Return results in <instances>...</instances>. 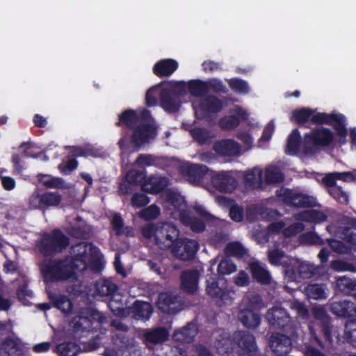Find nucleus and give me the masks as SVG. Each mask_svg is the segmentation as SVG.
Returning a JSON list of instances; mask_svg holds the SVG:
<instances>
[{"label": "nucleus", "instance_id": "nucleus-22", "mask_svg": "<svg viewBox=\"0 0 356 356\" xmlns=\"http://www.w3.org/2000/svg\"><path fill=\"white\" fill-rule=\"evenodd\" d=\"M286 224L282 221L273 222L268 225V235L282 234L284 236H291L300 232L304 227L302 223H294L284 229Z\"/></svg>", "mask_w": 356, "mask_h": 356}, {"label": "nucleus", "instance_id": "nucleus-34", "mask_svg": "<svg viewBox=\"0 0 356 356\" xmlns=\"http://www.w3.org/2000/svg\"><path fill=\"white\" fill-rule=\"evenodd\" d=\"M327 214L314 209L304 211L296 215L297 220L316 223L323 222L327 219Z\"/></svg>", "mask_w": 356, "mask_h": 356}, {"label": "nucleus", "instance_id": "nucleus-38", "mask_svg": "<svg viewBox=\"0 0 356 356\" xmlns=\"http://www.w3.org/2000/svg\"><path fill=\"white\" fill-rule=\"evenodd\" d=\"M19 353L18 343L13 339H6L0 346L1 356H17Z\"/></svg>", "mask_w": 356, "mask_h": 356}, {"label": "nucleus", "instance_id": "nucleus-39", "mask_svg": "<svg viewBox=\"0 0 356 356\" xmlns=\"http://www.w3.org/2000/svg\"><path fill=\"white\" fill-rule=\"evenodd\" d=\"M305 293L309 298L324 299L327 298V293L325 286L319 284H311L306 287Z\"/></svg>", "mask_w": 356, "mask_h": 356}, {"label": "nucleus", "instance_id": "nucleus-3", "mask_svg": "<svg viewBox=\"0 0 356 356\" xmlns=\"http://www.w3.org/2000/svg\"><path fill=\"white\" fill-rule=\"evenodd\" d=\"M174 98L179 102V98L186 92L188 89L193 97L192 100L195 114L197 118L219 111L222 108V102L215 97L210 96L202 98V95L208 90L209 86L201 81H191L188 83L176 82L172 83Z\"/></svg>", "mask_w": 356, "mask_h": 356}, {"label": "nucleus", "instance_id": "nucleus-20", "mask_svg": "<svg viewBox=\"0 0 356 356\" xmlns=\"http://www.w3.org/2000/svg\"><path fill=\"white\" fill-rule=\"evenodd\" d=\"M211 341L220 355L228 354L233 350V342L229 339L228 334L224 330L214 332L211 335Z\"/></svg>", "mask_w": 356, "mask_h": 356}, {"label": "nucleus", "instance_id": "nucleus-40", "mask_svg": "<svg viewBox=\"0 0 356 356\" xmlns=\"http://www.w3.org/2000/svg\"><path fill=\"white\" fill-rule=\"evenodd\" d=\"M300 132L295 129L289 135L286 146V152L290 154H295L298 152L300 147Z\"/></svg>", "mask_w": 356, "mask_h": 356}, {"label": "nucleus", "instance_id": "nucleus-7", "mask_svg": "<svg viewBox=\"0 0 356 356\" xmlns=\"http://www.w3.org/2000/svg\"><path fill=\"white\" fill-rule=\"evenodd\" d=\"M141 184V188L149 193H157L165 188L168 181L166 178L159 176H151L145 179V170L133 169L126 175V181L120 184V190L124 194L131 191L130 184Z\"/></svg>", "mask_w": 356, "mask_h": 356}, {"label": "nucleus", "instance_id": "nucleus-61", "mask_svg": "<svg viewBox=\"0 0 356 356\" xmlns=\"http://www.w3.org/2000/svg\"><path fill=\"white\" fill-rule=\"evenodd\" d=\"M229 216L230 218L236 222L242 221L243 219V209L238 205H231Z\"/></svg>", "mask_w": 356, "mask_h": 356}, {"label": "nucleus", "instance_id": "nucleus-50", "mask_svg": "<svg viewBox=\"0 0 356 356\" xmlns=\"http://www.w3.org/2000/svg\"><path fill=\"white\" fill-rule=\"evenodd\" d=\"M225 253L229 256L242 257L246 254V250L237 242L229 243L225 248Z\"/></svg>", "mask_w": 356, "mask_h": 356}, {"label": "nucleus", "instance_id": "nucleus-32", "mask_svg": "<svg viewBox=\"0 0 356 356\" xmlns=\"http://www.w3.org/2000/svg\"><path fill=\"white\" fill-rule=\"evenodd\" d=\"M250 268L254 279L261 284H268L270 281L269 272L258 261L250 264Z\"/></svg>", "mask_w": 356, "mask_h": 356}, {"label": "nucleus", "instance_id": "nucleus-9", "mask_svg": "<svg viewBox=\"0 0 356 356\" xmlns=\"http://www.w3.org/2000/svg\"><path fill=\"white\" fill-rule=\"evenodd\" d=\"M158 95L161 97L162 107L168 112H175L179 109V102L173 96L172 83L161 88L159 86L149 89L146 93V103L148 106L156 104Z\"/></svg>", "mask_w": 356, "mask_h": 356}, {"label": "nucleus", "instance_id": "nucleus-21", "mask_svg": "<svg viewBox=\"0 0 356 356\" xmlns=\"http://www.w3.org/2000/svg\"><path fill=\"white\" fill-rule=\"evenodd\" d=\"M213 148L218 154L223 156H238L243 152L241 146L232 139L219 140Z\"/></svg>", "mask_w": 356, "mask_h": 356}, {"label": "nucleus", "instance_id": "nucleus-2", "mask_svg": "<svg viewBox=\"0 0 356 356\" xmlns=\"http://www.w3.org/2000/svg\"><path fill=\"white\" fill-rule=\"evenodd\" d=\"M124 124L129 130L119 141L122 149L123 165H127L129 149H134L149 143L156 136V128L152 124L149 113L145 110L135 111L127 110L119 117L118 125Z\"/></svg>", "mask_w": 356, "mask_h": 356}, {"label": "nucleus", "instance_id": "nucleus-27", "mask_svg": "<svg viewBox=\"0 0 356 356\" xmlns=\"http://www.w3.org/2000/svg\"><path fill=\"white\" fill-rule=\"evenodd\" d=\"M245 182L247 185L254 188L263 187L264 183L263 171L259 167H254L245 172L244 175Z\"/></svg>", "mask_w": 356, "mask_h": 356}, {"label": "nucleus", "instance_id": "nucleus-59", "mask_svg": "<svg viewBox=\"0 0 356 356\" xmlns=\"http://www.w3.org/2000/svg\"><path fill=\"white\" fill-rule=\"evenodd\" d=\"M330 266L336 271H355V270L353 265L339 260L332 261Z\"/></svg>", "mask_w": 356, "mask_h": 356}, {"label": "nucleus", "instance_id": "nucleus-52", "mask_svg": "<svg viewBox=\"0 0 356 356\" xmlns=\"http://www.w3.org/2000/svg\"><path fill=\"white\" fill-rule=\"evenodd\" d=\"M230 88L236 92L245 94L249 92V86L245 81L232 79L228 81Z\"/></svg>", "mask_w": 356, "mask_h": 356}, {"label": "nucleus", "instance_id": "nucleus-23", "mask_svg": "<svg viewBox=\"0 0 356 356\" xmlns=\"http://www.w3.org/2000/svg\"><path fill=\"white\" fill-rule=\"evenodd\" d=\"M158 308L165 313H175L181 309L180 301L175 296L161 293L157 301Z\"/></svg>", "mask_w": 356, "mask_h": 356}, {"label": "nucleus", "instance_id": "nucleus-8", "mask_svg": "<svg viewBox=\"0 0 356 356\" xmlns=\"http://www.w3.org/2000/svg\"><path fill=\"white\" fill-rule=\"evenodd\" d=\"M143 236L161 249L170 248L179 237V230L172 223L148 224L142 228Z\"/></svg>", "mask_w": 356, "mask_h": 356}, {"label": "nucleus", "instance_id": "nucleus-36", "mask_svg": "<svg viewBox=\"0 0 356 356\" xmlns=\"http://www.w3.org/2000/svg\"><path fill=\"white\" fill-rule=\"evenodd\" d=\"M95 289L99 295L106 296L113 293L117 286L111 279L100 278L96 282Z\"/></svg>", "mask_w": 356, "mask_h": 356}, {"label": "nucleus", "instance_id": "nucleus-35", "mask_svg": "<svg viewBox=\"0 0 356 356\" xmlns=\"http://www.w3.org/2000/svg\"><path fill=\"white\" fill-rule=\"evenodd\" d=\"M265 184H275L283 181L284 175L280 169L275 165H268L263 173Z\"/></svg>", "mask_w": 356, "mask_h": 356}, {"label": "nucleus", "instance_id": "nucleus-4", "mask_svg": "<svg viewBox=\"0 0 356 356\" xmlns=\"http://www.w3.org/2000/svg\"><path fill=\"white\" fill-rule=\"evenodd\" d=\"M165 208L167 213L172 218L179 220L182 224L190 227L194 232L204 230L205 227L204 221L213 218L211 214L200 204L195 205L194 210L201 220L192 217L187 209L184 197L177 193L168 191L165 193Z\"/></svg>", "mask_w": 356, "mask_h": 356}, {"label": "nucleus", "instance_id": "nucleus-31", "mask_svg": "<svg viewBox=\"0 0 356 356\" xmlns=\"http://www.w3.org/2000/svg\"><path fill=\"white\" fill-rule=\"evenodd\" d=\"M169 335V332L164 328H156L147 330L144 334V338L148 346L160 343L165 341Z\"/></svg>", "mask_w": 356, "mask_h": 356}, {"label": "nucleus", "instance_id": "nucleus-41", "mask_svg": "<svg viewBox=\"0 0 356 356\" xmlns=\"http://www.w3.org/2000/svg\"><path fill=\"white\" fill-rule=\"evenodd\" d=\"M268 259L270 263L273 265H284L286 260L290 261L284 253L276 248H271L268 250Z\"/></svg>", "mask_w": 356, "mask_h": 356}, {"label": "nucleus", "instance_id": "nucleus-43", "mask_svg": "<svg viewBox=\"0 0 356 356\" xmlns=\"http://www.w3.org/2000/svg\"><path fill=\"white\" fill-rule=\"evenodd\" d=\"M50 298L53 300L55 306L65 314H69L72 309V304L70 300L65 296H59L55 297L50 296Z\"/></svg>", "mask_w": 356, "mask_h": 356}, {"label": "nucleus", "instance_id": "nucleus-46", "mask_svg": "<svg viewBox=\"0 0 356 356\" xmlns=\"http://www.w3.org/2000/svg\"><path fill=\"white\" fill-rule=\"evenodd\" d=\"M79 348L74 343H63L57 347L60 356H76Z\"/></svg>", "mask_w": 356, "mask_h": 356}, {"label": "nucleus", "instance_id": "nucleus-56", "mask_svg": "<svg viewBox=\"0 0 356 356\" xmlns=\"http://www.w3.org/2000/svg\"><path fill=\"white\" fill-rule=\"evenodd\" d=\"M275 130V124L273 121L270 122L265 127L263 134L258 143L260 147L264 146L263 143L268 142L271 138Z\"/></svg>", "mask_w": 356, "mask_h": 356}, {"label": "nucleus", "instance_id": "nucleus-44", "mask_svg": "<svg viewBox=\"0 0 356 356\" xmlns=\"http://www.w3.org/2000/svg\"><path fill=\"white\" fill-rule=\"evenodd\" d=\"M312 110L306 108H302L295 110L291 115V121L298 124H303L308 120H311Z\"/></svg>", "mask_w": 356, "mask_h": 356}, {"label": "nucleus", "instance_id": "nucleus-63", "mask_svg": "<svg viewBox=\"0 0 356 356\" xmlns=\"http://www.w3.org/2000/svg\"><path fill=\"white\" fill-rule=\"evenodd\" d=\"M250 278L247 273L240 271L234 277V282L238 286H245L249 284Z\"/></svg>", "mask_w": 356, "mask_h": 356}, {"label": "nucleus", "instance_id": "nucleus-12", "mask_svg": "<svg viewBox=\"0 0 356 356\" xmlns=\"http://www.w3.org/2000/svg\"><path fill=\"white\" fill-rule=\"evenodd\" d=\"M311 121L317 124H332L335 128L338 136L341 138L340 142L342 143L345 142L347 130L345 127V117L343 115L337 113L327 114L312 110Z\"/></svg>", "mask_w": 356, "mask_h": 356}, {"label": "nucleus", "instance_id": "nucleus-1", "mask_svg": "<svg viewBox=\"0 0 356 356\" xmlns=\"http://www.w3.org/2000/svg\"><path fill=\"white\" fill-rule=\"evenodd\" d=\"M103 266L102 256L91 243H80L72 248L71 255L63 260H52L41 268L46 282L73 278L77 271L87 268L98 271Z\"/></svg>", "mask_w": 356, "mask_h": 356}, {"label": "nucleus", "instance_id": "nucleus-45", "mask_svg": "<svg viewBox=\"0 0 356 356\" xmlns=\"http://www.w3.org/2000/svg\"><path fill=\"white\" fill-rule=\"evenodd\" d=\"M39 181L47 188H60L65 187L61 179L51 177L49 175H41L38 176Z\"/></svg>", "mask_w": 356, "mask_h": 356}, {"label": "nucleus", "instance_id": "nucleus-17", "mask_svg": "<svg viewBox=\"0 0 356 356\" xmlns=\"http://www.w3.org/2000/svg\"><path fill=\"white\" fill-rule=\"evenodd\" d=\"M277 197L283 202L296 207H311L315 204L314 197L298 194L287 188H280L277 191Z\"/></svg>", "mask_w": 356, "mask_h": 356}, {"label": "nucleus", "instance_id": "nucleus-57", "mask_svg": "<svg viewBox=\"0 0 356 356\" xmlns=\"http://www.w3.org/2000/svg\"><path fill=\"white\" fill-rule=\"evenodd\" d=\"M149 202V197L142 193H135L131 197V205L135 208H140Z\"/></svg>", "mask_w": 356, "mask_h": 356}, {"label": "nucleus", "instance_id": "nucleus-64", "mask_svg": "<svg viewBox=\"0 0 356 356\" xmlns=\"http://www.w3.org/2000/svg\"><path fill=\"white\" fill-rule=\"evenodd\" d=\"M77 165L78 163L75 159H70L67 161L60 164L59 169L63 173L68 174L76 169Z\"/></svg>", "mask_w": 356, "mask_h": 356}, {"label": "nucleus", "instance_id": "nucleus-49", "mask_svg": "<svg viewBox=\"0 0 356 356\" xmlns=\"http://www.w3.org/2000/svg\"><path fill=\"white\" fill-rule=\"evenodd\" d=\"M43 200L44 209L47 207H55L60 204L62 200V196L55 192H49L43 193Z\"/></svg>", "mask_w": 356, "mask_h": 356}, {"label": "nucleus", "instance_id": "nucleus-53", "mask_svg": "<svg viewBox=\"0 0 356 356\" xmlns=\"http://www.w3.org/2000/svg\"><path fill=\"white\" fill-rule=\"evenodd\" d=\"M191 134L194 139L199 143H205L212 137V134L209 131L201 128L193 129Z\"/></svg>", "mask_w": 356, "mask_h": 356}, {"label": "nucleus", "instance_id": "nucleus-28", "mask_svg": "<svg viewBox=\"0 0 356 356\" xmlns=\"http://www.w3.org/2000/svg\"><path fill=\"white\" fill-rule=\"evenodd\" d=\"M178 63L173 59H163L157 62L153 68L154 74L159 76H170L177 68Z\"/></svg>", "mask_w": 356, "mask_h": 356}, {"label": "nucleus", "instance_id": "nucleus-58", "mask_svg": "<svg viewBox=\"0 0 356 356\" xmlns=\"http://www.w3.org/2000/svg\"><path fill=\"white\" fill-rule=\"evenodd\" d=\"M154 163V159L151 155H140L138 157L134 163V166H138L142 168L140 170H144L143 168L147 166H150Z\"/></svg>", "mask_w": 356, "mask_h": 356}, {"label": "nucleus", "instance_id": "nucleus-14", "mask_svg": "<svg viewBox=\"0 0 356 356\" xmlns=\"http://www.w3.org/2000/svg\"><path fill=\"white\" fill-rule=\"evenodd\" d=\"M207 291L210 296L216 300L219 305L229 304L232 302L226 282L223 279H219L217 281L213 278L209 280Z\"/></svg>", "mask_w": 356, "mask_h": 356}, {"label": "nucleus", "instance_id": "nucleus-16", "mask_svg": "<svg viewBox=\"0 0 356 356\" xmlns=\"http://www.w3.org/2000/svg\"><path fill=\"white\" fill-rule=\"evenodd\" d=\"M67 238L59 231H55L52 235H44L41 239L40 248L45 254L52 252H59L66 247Z\"/></svg>", "mask_w": 356, "mask_h": 356}, {"label": "nucleus", "instance_id": "nucleus-6", "mask_svg": "<svg viewBox=\"0 0 356 356\" xmlns=\"http://www.w3.org/2000/svg\"><path fill=\"white\" fill-rule=\"evenodd\" d=\"M350 220L345 216H339L336 225H331L327 227L330 234L335 235L342 239L347 244H344L337 239H330L328 243L331 248L335 252L344 254L353 249L356 250V227L349 226Z\"/></svg>", "mask_w": 356, "mask_h": 356}, {"label": "nucleus", "instance_id": "nucleus-29", "mask_svg": "<svg viewBox=\"0 0 356 356\" xmlns=\"http://www.w3.org/2000/svg\"><path fill=\"white\" fill-rule=\"evenodd\" d=\"M133 317L138 320H147L152 312V308L149 303L136 301L131 307Z\"/></svg>", "mask_w": 356, "mask_h": 356}, {"label": "nucleus", "instance_id": "nucleus-51", "mask_svg": "<svg viewBox=\"0 0 356 356\" xmlns=\"http://www.w3.org/2000/svg\"><path fill=\"white\" fill-rule=\"evenodd\" d=\"M29 204L33 209H44L43 193H40L38 190L35 191L29 199Z\"/></svg>", "mask_w": 356, "mask_h": 356}, {"label": "nucleus", "instance_id": "nucleus-13", "mask_svg": "<svg viewBox=\"0 0 356 356\" xmlns=\"http://www.w3.org/2000/svg\"><path fill=\"white\" fill-rule=\"evenodd\" d=\"M334 138L332 132L328 129L319 127L305 135L304 146L306 149L328 145Z\"/></svg>", "mask_w": 356, "mask_h": 356}, {"label": "nucleus", "instance_id": "nucleus-10", "mask_svg": "<svg viewBox=\"0 0 356 356\" xmlns=\"http://www.w3.org/2000/svg\"><path fill=\"white\" fill-rule=\"evenodd\" d=\"M263 307L261 298L259 296H253L251 298L243 299L238 313L240 321L248 328H255L259 325L261 320L255 311Z\"/></svg>", "mask_w": 356, "mask_h": 356}, {"label": "nucleus", "instance_id": "nucleus-48", "mask_svg": "<svg viewBox=\"0 0 356 356\" xmlns=\"http://www.w3.org/2000/svg\"><path fill=\"white\" fill-rule=\"evenodd\" d=\"M161 213L160 208L156 204H152L138 212V216L146 220L156 218Z\"/></svg>", "mask_w": 356, "mask_h": 356}, {"label": "nucleus", "instance_id": "nucleus-55", "mask_svg": "<svg viewBox=\"0 0 356 356\" xmlns=\"http://www.w3.org/2000/svg\"><path fill=\"white\" fill-rule=\"evenodd\" d=\"M345 333L347 339L356 346V320L350 321L346 323Z\"/></svg>", "mask_w": 356, "mask_h": 356}, {"label": "nucleus", "instance_id": "nucleus-15", "mask_svg": "<svg viewBox=\"0 0 356 356\" xmlns=\"http://www.w3.org/2000/svg\"><path fill=\"white\" fill-rule=\"evenodd\" d=\"M171 247L173 254L183 261L193 259L199 248L195 241L188 238H177Z\"/></svg>", "mask_w": 356, "mask_h": 356}, {"label": "nucleus", "instance_id": "nucleus-24", "mask_svg": "<svg viewBox=\"0 0 356 356\" xmlns=\"http://www.w3.org/2000/svg\"><path fill=\"white\" fill-rule=\"evenodd\" d=\"M269 323L275 327L284 328L290 321L287 312L281 307H273L266 314Z\"/></svg>", "mask_w": 356, "mask_h": 356}, {"label": "nucleus", "instance_id": "nucleus-33", "mask_svg": "<svg viewBox=\"0 0 356 356\" xmlns=\"http://www.w3.org/2000/svg\"><path fill=\"white\" fill-rule=\"evenodd\" d=\"M197 334V327L195 324H188L186 327L177 330L173 337L175 340L180 342L189 343L193 341Z\"/></svg>", "mask_w": 356, "mask_h": 356}, {"label": "nucleus", "instance_id": "nucleus-11", "mask_svg": "<svg viewBox=\"0 0 356 356\" xmlns=\"http://www.w3.org/2000/svg\"><path fill=\"white\" fill-rule=\"evenodd\" d=\"M316 268L311 264L296 259H290V265L286 267L285 279L288 282H300L313 276Z\"/></svg>", "mask_w": 356, "mask_h": 356}, {"label": "nucleus", "instance_id": "nucleus-30", "mask_svg": "<svg viewBox=\"0 0 356 356\" xmlns=\"http://www.w3.org/2000/svg\"><path fill=\"white\" fill-rule=\"evenodd\" d=\"M355 179H356V170L353 172H332L326 175L323 178L324 184L327 186L334 185L337 180L352 181Z\"/></svg>", "mask_w": 356, "mask_h": 356}, {"label": "nucleus", "instance_id": "nucleus-60", "mask_svg": "<svg viewBox=\"0 0 356 356\" xmlns=\"http://www.w3.org/2000/svg\"><path fill=\"white\" fill-rule=\"evenodd\" d=\"M237 137L243 143L244 150L247 151L251 149L253 143V138L248 132L241 131L238 134Z\"/></svg>", "mask_w": 356, "mask_h": 356}, {"label": "nucleus", "instance_id": "nucleus-54", "mask_svg": "<svg viewBox=\"0 0 356 356\" xmlns=\"http://www.w3.org/2000/svg\"><path fill=\"white\" fill-rule=\"evenodd\" d=\"M330 194L335 198L340 203L345 204L348 202V197L347 194L343 192L341 188L337 187L334 185L330 186Z\"/></svg>", "mask_w": 356, "mask_h": 356}, {"label": "nucleus", "instance_id": "nucleus-47", "mask_svg": "<svg viewBox=\"0 0 356 356\" xmlns=\"http://www.w3.org/2000/svg\"><path fill=\"white\" fill-rule=\"evenodd\" d=\"M337 288L344 293H350L356 290V281L347 277H340L337 280Z\"/></svg>", "mask_w": 356, "mask_h": 356}, {"label": "nucleus", "instance_id": "nucleus-62", "mask_svg": "<svg viewBox=\"0 0 356 356\" xmlns=\"http://www.w3.org/2000/svg\"><path fill=\"white\" fill-rule=\"evenodd\" d=\"M301 241L308 244H321L322 241L318 235L314 232H309L300 236Z\"/></svg>", "mask_w": 356, "mask_h": 356}, {"label": "nucleus", "instance_id": "nucleus-25", "mask_svg": "<svg viewBox=\"0 0 356 356\" xmlns=\"http://www.w3.org/2000/svg\"><path fill=\"white\" fill-rule=\"evenodd\" d=\"M248 113L240 107H236L234 113L222 118L220 126L224 129H232L239 124L240 120H245L248 118Z\"/></svg>", "mask_w": 356, "mask_h": 356}, {"label": "nucleus", "instance_id": "nucleus-5", "mask_svg": "<svg viewBox=\"0 0 356 356\" xmlns=\"http://www.w3.org/2000/svg\"><path fill=\"white\" fill-rule=\"evenodd\" d=\"M181 172L193 184L204 185L206 180L211 179L214 188L225 193H230L236 187V181L230 172H213L204 165L189 163L182 165Z\"/></svg>", "mask_w": 356, "mask_h": 356}, {"label": "nucleus", "instance_id": "nucleus-42", "mask_svg": "<svg viewBox=\"0 0 356 356\" xmlns=\"http://www.w3.org/2000/svg\"><path fill=\"white\" fill-rule=\"evenodd\" d=\"M236 266L227 257H224L218 266V273L220 275H229L236 270Z\"/></svg>", "mask_w": 356, "mask_h": 356}, {"label": "nucleus", "instance_id": "nucleus-18", "mask_svg": "<svg viewBox=\"0 0 356 356\" xmlns=\"http://www.w3.org/2000/svg\"><path fill=\"white\" fill-rule=\"evenodd\" d=\"M295 338L296 335L293 331L290 332V337L278 333L272 334L269 341L270 348L277 355H286L291 350L292 341Z\"/></svg>", "mask_w": 356, "mask_h": 356}, {"label": "nucleus", "instance_id": "nucleus-19", "mask_svg": "<svg viewBox=\"0 0 356 356\" xmlns=\"http://www.w3.org/2000/svg\"><path fill=\"white\" fill-rule=\"evenodd\" d=\"M234 341L240 348L241 356H258L257 348L253 336L243 332L234 334Z\"/></svg>", "mask_w": 356, "mask_h": 356}, {"label": "nucleus", "instance_id": "nucleus-26", "mask_svg": "<svg viewBox=\"0 0 356 356\" xmlns=\"http://www.w3.org/2000/svg\"><path fill=\"white\" fill-rule=\"evenodd\" d=\"M199 273L197 270L186 271L181 277L182 289L187 293H195L198 287Z\"/></svg>", "mask_w": 356, "mask_h": 356}, {"label": "nucleus", "instance_id": "nucleus-37", "mask_svg": "<svg viewBox=\"0 0 356 356\" xmlns=\"http://www.w3.org/2000/svg\"><path fill=\"white\" fill-rule=\"evenodd\" d=\"M91 324L90 320L88 318L78 316L70 323V326L74 329L75 337L81 338L82 335L79 332H89Z\"/></svg>", "mask_w": 356, "mask_h": 356}]
</instances>
